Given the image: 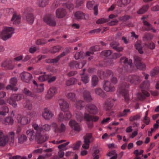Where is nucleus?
Returning a JSON list of instances; mask_svg holds the SVG:
<instances>
[{"label": "nucleus", "mask_w": 159, "mask_h": 159, "mask_svg": "<svg viewBox=\"0 0 159 159\" xmlns=\"http://www.w3.org/2000/svg\"><path fill=\"white\" fill-rule=\"evenodd\" d=\"M134 63L136 66L135 68L132 66V61L131 59L128 60L125 57L121 58L120 61L121 63H123L124 66L122 69V71H135L136 68L143 70L145 69V65L141 61V58L137 56L134 57Z\"/></svg>", "instance_id": "f257e3e1"}, {"label": "nucleus", "mask_w": 159, "mask_h": 159, "mask_svg": "<svg viewBox=\"0 0 159 159\" xmlns=\"http://www.w3.org/2000/svg\"><path fill=\"white\" fill-rule=\"evenodd\" d=\"M15 133L10 132L9 135H4L2 131L0 130V146H4L9 142L11 146L13 145Z\"/></svg>", "instance_id": "f03ea898"}, {"label": "nucleus", "mask_w": 159, "mask_h": 159, "mask_svg": "<svg viewBox=\"0 0 159 159\" xmlns=\"http://www.w3.org/2000/svg\"><path fill=\"white\" fill-rule=\"evenodd\" d=\"M33 127L36 131L35 139L38 143H43L48 139V135L41 134V132H42V128L39 127L38 124L34 123L33 124Z\"/></svg>", "instance_id": "7ed1b4c3"}, {"label": "nucleus", "mask_w": 159, "mask_h": 159, "mask_svg": "<svg viewBox=\"0 0 159 159\" xmlns=\"http://www.w3.org/2000/svg\"><path fill=\"white\" fill-rule=\"evenodd\" d=\"M14 29L11 27H4L2 32H0V38L4 41L10 39L14 34Z\"/></svg>", "instance_id": "20e7f679"}, {"label": "nucleus", "mask_w": 159, "mask_h": 159, "mask_svg": "<svg viewBox=\"0 0 159 159\" xmlns=\"http://www.w3.org/2000/svg\"><path fill=\"white\" fill-rule=\"evenodd\" d=\"M129 86V84L125 83H123L118 87L117 91L118 94L123 96L126 102L129 100L128 94Z\"/></svg>", "instance_id": "39448f33"}, {"label": "nucleus", "mask_w": 159, "mask_h": 159, "mask_svg": "<svg viewBox=\"0 0 159 159\" xmlns=\"http://www.w3.org/2000/svg\"><path fill=\"white\" fill-rule=\"evenodd\" d=\"M24 96L21 94H16L12 95L10 99L7 100V102L10 105L14 107L17 106V103L16 101H19L24 99Z\"/></svg>", "instance_id": "423d86ee"}, {"label": "nucleus", "mask_w": 159, "mask_h": 159, "mask_svg": "<svg viewBox=\"0 0 159 159\" xmlns=\"http://www.w3.org/2000/svg\"><path fill=\"white\" fill-rule=\"evenodd\" d=\"M84 143L82 145V148L87 149L89 148L90 144L94 140V138L92 133H86L83 137Z\"/></svg>", "instance_id": "0eeeda50"}, {"label": "nucleus", "mask_w": 159, "mask_h": 159, "mask_svg": "<svg viewBox=\"0 0 159 159\" xmlns=\"http://www.w3.org/2000/svg\"><path fill=\"white\" fill-rule=\"evenodd\" d=\"M33 12V10L31 8H29L25 11L24 15V19L30 24H32L34 20Z\"/></svg>", "instance_id": "6e6552de"}, {"label": "nucleus", "mask_w": 159, "mask_h": 159, "mask_svg": "<svg viewBox=\"0 0 159 159\" xmlns=\"http://www.w3.org/2000/svg\"><path fill=\"white\" fill-rule=\"evenodd\" d=\"M51 126L56 133H64L66 129V125L63 123L58 126L57 123L53 122L51 124Z\"/></svg>", "instance_id": "1a4fd4ad"}, {"label": "nucleus", "mask_w": 159, "mask_h": 159, "mask_svg": "<svg viewBox=\"0 0 159 159\" xmlns=\"http://www.w3.org/2000/svg\"><path fill=\"white\" fill-rule=\"evenodd\" d=\"M125 79L127 81L134 84H138L141 81V78L136 75H129L126 77Z\"/></svg>", "instance_id": "9d476101"}, {"label": "nucleus", "mask_w": 159, "mask_h": 159, "mask_svg": "<svg viewBox=\"0 0 159 159\" xmlns=\"http://www.w3.org/2000/svg\"><path fill=\"white\" fill-rule=\"evenodd\" d=\"M17 119L18 123L23 125L29 124L30 121L29 117L21 115H18Z\"/></svg>", "instance_id": "9b49d317"}, {"label": "nucleus", "mask_w": 159, "mask_h": 159, "mask_svg": "<svg viewBox=\"0 0 159 159\" xmlns=\"http://www.w3.org/2000/svg\"><path fill=\"white\" fill-rule=\"evenodd\" d=\"M98 74L101 79H105L109 78L111 75H113V72L110 70L105 71L99 70L98 71Z\"/></svg>", "instance_id": "f8f14e48"}, {"label": "nucleus", "mask_w": 159, "mask_h": 159, "mask_svg": "<svg viewBox=\"0 0 159 159\" xmlns=\"http://www.w3.org/2000/svg\"><path fill=\"white\" fill-rule=\"evenodd\" d=\"M57 88L55 87H50L48 91L47 94L45 96L46 99H51L57 93Z\"/></svg>", "instance_id": "ddd939ff"}, {"label": "nucleus", "mask_w": 159, "mask_h": 159, "mask_svg": "<svg viewBox=\"0 0 159 159\" xmlns=\"http://www.w3.org/2000/svg\"><path fill=\"white\" fill-rule=\"evenodd\" d=\"M20 76L21 80L23 82L27 83H29L33 77L31 74L26 72L21 73Z\"/></svg>", "instance_id": "4468645a"}, {"label": "nucleus", "mask_w": 159, "mask_h": 159, "mask_svg": "<svg viewBox=\"0 0 159 159\" xmlns=\"http://www.w3.org/2000/svg\"><path fill=\"white\" fill-rule=\"evenodd\" d=\"M43 20L44 21L50 26H55L56 25L55 20L51 15L45 16Z\"/></svg>", "instance_id": "2eb2a0df"}, {"label": "nucleus", "mask_w": 159, "mask_h": 159, "mask_svg": "<svg viewBox=\"0 0 159 159\" xmlns=\"http://www.w3.org/2000/svg\"><path fill=\"white\" fill-rule=\"evenodd\" d=\"M104 90L107 92H112L115 90L114 86L108 81L105 80L103 86Z\"/></svg>", "instance_id": "dca6fc26"}, {"label": "nucleus", "mask_w": 159, "mask_h": 159, "mask_svg": "<svg viewBox=\"0 0 159 159\" xmlns=\"http://www.w3.org/2000/svg\"><path fill=\"white\" fill-rule=\"evenodd\" d=\"M64 112V114L62 112L60 113L59 114L58 120L61 122L69 120L71 117V115L70 111H67Z\"/></svg>", "instance_id": "f3484780"}, {"label": "nucleus", "mask_w": 159, "mask_h": 159, "mask_svg": "<svg viewBox=\"0 0 159 159\" xmlns=\"http://www.w3.org/2000/svg\"><path fill=\"white\" fill-rule=\"evenodd\" d=\"M86 110L90 113L93 114H97L98 111L97 107L94 104H88L86 107Z\"/></svg>", "instance_id": "a211bd4d"}, {"label": "nucleus", "mask_w": 159, "mask_h": 159, "mask_svg": "<svg viewBox=\"0 0 159 159\" xmlns=\"http://www.w3.org/2000/svg\"><path fill=\"white\" fill-rule=\"evenodd\" d=\"M114 101L115 100L112 99H109L107 100L104 104V108L107 111H110L113 106Z\"/></svg>", "instance_id": "6ab92c4d"}, {"label": "nucleus", "mask_w": 159, "mask_h": 159, "mask_svg": "<svg viewBox=\"0 0 159 159\" xmlns=\"http://www.w3.org/2000/svg\"><path fill=\"white\" fill-rule=\"evenodd\" d=\"M69 124L71 128L75 131L79 132L81 130V129L80 126L75 120H70L69 122Z\"/></svg>", "instance_id": "aec40b11"}, {"label": "nucleus", "mask_w": 159, "mask_h": 159, "mask_svg": "<svg viewBox=\"0 0 159 159\" xmlns=\"http://www.w3.org/2000/svg\"><path fill=\"white\" fill-rule=\"evenodd\" d=\"M59 104L61 111H66L69 107V104L67 102L63 99H60L59 101Z\"/></svg>", "instance_id": "412c9836"}, {"label": "nucleus", "mask_w": 159, "mask_h": 159, "mask_svg": "<svg viewBox=\"0 0 159 159\" xmlns=\"http://www.w3.org/2000/svg\"><path fill=\"white\" fill-rule=\"evenodd\" d=\"M53 116L52 112L48 108H46L44 109L42 113V116L45 119L49 120Z\"/></svg>", "instance_id": "4be33fe9"}, {"label": "nucleus", "mask_w": 159, "mask_h": 159, "mask_svg": "<svg viewBox=\"0 0 159 159\" xmlns=\"http://www.w3.org/2000/svg\"><path fill=\"white\" fill-rule=\"evenodd\" d=\"M86 63V61L83 60V61L80 63H78L76 61H73L70 62L69 63V66L72 68L75 67L77 68H81L84 66Z\"/></svg>", "instance_id": "5701e85b"}, {"label": "nucleus", "mask_w": 159, "mask_h": 159, "mask_svg": "<svg viewBox=\"0 0 159 159\" xmlns=\"http://www.w3.org/2000/svg\"><path fill=\"white\" fill-rule=\"evenodd\" d=\"M75 18L78 20L79 19H87L89 17V15L86 14L84 15L82 12L77 11L75 14Z\"/></svg>", "instance_id": "b1692460"}, {"label": "nucleus", "mask_w": 159, "mask_h": 159, "mask_svg": "<svg viewBox=\"0 0 159 159\" xmlns=\"http://www.w3.org/2000/svg\"><path fill=\"white\" fill-rule=\"evenodd\" d=\"M2 66L6 69H12L14 67L12 64V62L10 59H7L2 64Z\"/></svg>", "instance_id": "393cba45"}, {"label": "nucleus", "mask_w": 159, "mask_h": 159, "mask_svg": "<svg viewBox=\"0 0 159 159\" xmlns=\"http://www.w3.org/2000/svg\"><path fill=\"white\" fill-rule=\"evenodd\" d=\"M93 52H87L86 54L81 52H78L76 53L75 57L76 59H78L81 58H84V57L90 56V54H93Z\"/></svg>", "instance_id": "a878e982"}, {"label": "nucleus", "mask_w": 159, "mask_h": 159, "mask_svg": "<svg viewBox=\"0 0 159 159\" xmlns=\"http://www.w3.org/2000/svg\"><path fill=\"white\" fill-rule=\"evenodd\" d=\"M85 120L87 121H96L98 120L99 118L96 116H92L86 112L84 113Z\"/></svg>", "instance_id": "bb28decb"}, {"label": "nucleus", "mask_w": 159, "mask_h": 159, "mask_svg": "<svg viewBox=\"0 0 159 159\" xmlns=\"http://www.w3.org/2000/svg\"><path fill=\"white\" fill-rule=\"evenodd\" d=\"M56 13L57 17L58 18H63L66 14L65 9L62 8L57 9Z\"/></svg>", "instance_id": "cd10ccee"}, {"label": "nucleus", "mask_w": 159, "mask_h": 159, "mask_svg": "<svg viewBox=\"0 0 159 159\" xmlns=\"http://www.w3.org/2000/svg\"><path fill=\"white\" fill-rule=\"evenodd\" d=\"M85 71V69H84L83 70V72L82 73H80V75H81V81L84 84H86L89 81V76L88 74H84Z\"/></svg>", "instance_id": "c85d7f7f"}, {"label": "nucleus", "mask_w": 159, "mask_h": 159, "mask_svg": "<svg viewBox=\"0 0 159 159\" xmlns=\"http://www.w3.org/2000/svg\"><path fill=\"white\" fill-rule=\"evenodd\" d=\"M110 46L118 52L122 51L123 48L122 47H118L119 45V43L116 41H113L110 44Z\"/></svg>", "instance_id": "c756f323"}, {"label": "nucleus", "mask_w": 159, "mask_h": 159, "mask_svg": "<svg viewBox=\"0 0 159 159\" xmlns=\"http://www.w3.org/2000/svg\"><path fill=\"white\" fill-rule=\"evenodd\" d=\"M64 53H61L56 57L54 59H48L45 60V62L47 63H54L57 62L59 59L63 56Z\"/></svg>", "instance_id": "7c9ffc66"}, {"label": "nucleus", "mask_w": 159, "mask_h": 159, "mask_svg": "<svg viewBox=\"0 0 159 159\" xmlns=\"http://www.w3.org/2000/svg\"><path fill=\"white\" fill-rule=\"evenodd\" d=\"M21 16L19 15H17L14 13L11 19V21L13 24L15 25L19 24L20 21Z\"/></svg>", "instance_id": "2f4dec72"}, {"label": "nucleus", "mask_w": 159, "mask_h": 159, "mask_svg": "<svg viewBox=\"0 0 159 159\" xmlns=\"http://www.w3.org/2000/svg\"><path fill=\"white\" fill-rule=\"evenodd\" d=\"M150 94L147 91L142 90V93H139L137 95V97L140 100H143L145 99L147 97H149Z\"/></svg>", "instance_id": "473e14b6"}, {"label": "nucleus", "mask_w": 159, "mask_h": 159, "mask_svg": "<svg viewBox=\"0 0 159 159\" xmlns=\"http://www.w3.org/2000/svg\"><path fill=\"white\" fill-rule=\"evenodd\" d=\"M83 97L84 99L87 102H91L92 100L91 96L89 92L87 91H84L83 93Z\"/></svg>", "instance_id": "72a5a7b5"}, {"label": "nucleus", "mask_w": 159, "mask_h": 159, "mask_svg": "<svg viewBox=\"0 0 159 159\" xmlns=\"http://www.w3.org/2000/svg\"><path fill=\"white\" fill-rule=\"evenodd\" d=\"M27 138L26 135L24 134H21L19 135L18 137V142L19 144H24L26 142Z\"/></svg>", "instance_id": "f704fd0d"}, {"label": "nucleus", "mask_w": 159, "mask_h": 159, "mask_svg": "<svg viewBox=\"0 0 159 159\" xmlns=\"http://www.w3.org/2000/svg\"><path fill=\"white\" fill-rule=\"evenodd\" d=\"M23 93L28 96L34 98H37V96L34 93H33L30 91L27 88H25L22 90Z\"/></svg>", "instance_id": "c9c22d12"}, {"label": "nucleus", "mask_w": 159, "mask_h": 159, "mask_svg": "<svg viewBox=\"0 0 159 159\" xmlns=\"http://www.w3.org/2000/svg\"><path fill=\"white\" fill-rule=\"evenodd\" d=\"M85 105V102L82 100L77 101L75 103V106L76 108L81 109L83 108Z\"/></svg>", "instance_id": "e433bc0d"}, {"label": "nucleus", "mask_w": 159, "mask_h": 159, "mask_svg": "<svg viewBox=\"0 0 159 159\" xmlns=\"http://www.w3.org/2000/svg\"><path fill=\"white\" fill-rule=\"evenodd\" d=\"M44 84L43 83L40 84L34 87V91L37 93H41L43 92L44 89L43 86Z\"/></svg>", "instance_id": "4c0bfd02"}, {"label": "nucleus", "mask_w": 159, "mask_h": 159, "mask_svg": "<svg viewBox=\"0 0 159 159\" xmlns=\"http://www.w3.org/2000/svg\"><path fill=\"white\" fill-rule=\"evenodd\" d=\"M147 17L143 16L142 19L143 20V22L144 25L147 26L146 28H144L143 30L149 31L152 28V25L150 24L147 21L145 20H144Z\"/></svg>", "instance_id": "58836bf2"}, {"label": "nucleus", "mask_w": 159, "mask_h": 159, "mask_svg": "<svg viewBox=\"0 0 159 159\" xmlns=\"http://www.w3.org/2000/svg\"><path fill=\"white\" fill-rule=\"evenodd\" d=\"M2 111H0V121L2 119L1 116H4L6 115L7 113L9 112V109L8 107L6 106H4L2 108Z\"/></svg>", "instance_id": "ea45409f"}, {"label": "nucleus", "mask_w": 159, "mask_h": 159, "mask_svg": "<svg viewBox=\"0 0 159 159\" xmlns=\"http://www.w3.org/2000/svg\"><path fill=\"white\" fill-rule=\"evenodd\" d=\"M77 82V79L74 78H71L66 81V84L67 86H70L75 84Z\"/></svg>", "instance_id": "a19ab883"}, {"label": "nucleus", "mask_w": 159, "mask_h": 159, "mask_svg": "<svg viewBox=\"0 0 159 159\" xmlns=\"http://www.w3.org/2000/svg\"><path fill=\"white\" fill-rule=\"evenodd\" d=\"M48 2V0H38L37 4L39 7H44L47 5Z\"/></svg>", "instance_id": "79ce46f5"}, {"label": "nucleus", "mask_w": 159, "mask_h": 159, "mask_svg": "<svg viewBox=\"0 0 159 159\" xmlns=\"http://www.w3.org/2000/svg\"><path fill=\"white\" fill-rule=\"evenodd\" d=\"M66 97L68 99L72 101H75L76 99V96L74 93L70 92L66 95Z\"/></svg>", "instance_id": "37998d69"}, {"label": "nucleus", "mask_w": 159, "mask_h": 159, "mask_svg": "<svg viewBox=\"0 0 159 159\" xmlns=\"http://www.w3.org/2000/svg\"><path fill=\"white\" fill-rule=\"evenodd\" d=\"M148 5H147L143 6L138 11H137V13L138 14H143L146 12L149 8Z\"/></svg>", "instance_id": "c03bdc74"}, {"label": "nucleus", "mask_w": 159, "mask_h": 159, "mask_svg": "<svg viewBox=\"0 0 159 159\" xmlns=\"http://www.w3.org/2000/svg\"><path fill=\"white\" fill-rule=\"evenodd\" d=\"M130 109H125L122 112H120L118 116L119 117H125L127 116L128 114L130 113Z\"/></svg>", "instance_id": "a18cd8bd"}, {"label": "nucleus", "mask_w": 159, "mask_h": 159, "mask_svg": "<svg viewBox=\"0 0 159 159\" xmlns=\"http://www.w3.org/2000/svg\"><path fill=\"white\" fill-rule=\"evenodd\" d=\"M62 48L59 45L54 46L50 49V51L51 53H55L59 52Z\"/></svg>", "instance_id": "49530a36"}, {"label": "nucleus", "mask_w": 159, "mask_h": 159, "mask_svg": "<svg viewBox=\"0 0 159 159\" xmlns=\"http://www.w3.org/2000/svg\"><path fill=\"white\" fill-rule=\"evenodd\" d=\"M99 81V79L96 75H93V76L92 80V86L94 87L98 84Z\"/></svg>", "instance_id": "de8ad7c7"}, {"label": "nucleus", "mask_w": 159, "mask_h": 159, "mask_svg": "<svg viewBox=\"0 0 159 159\" xmlns=\"http://www.w3.org/2000/svg\"><path fill=\"white\" fill-rule=\"evenodd\" d=\"M76 117L77 120L79 121H81L84 119L85 120L84 114H83L81 113L78 112L76 114Z\"/></svg>", "instance_id": "09e8293b"}, {"label": "nucleus", "mask_w": 159, "mask_h": 159, "mask_svg": "<svg viewBox=\"0 0 159 159\" xmlns=\"http://www.w3.org/2000/svg\"><path fill=\"white\" fill-rule=\"evenodd\" d=\"M112 52L111 50H107L102 51V55L104 56L107 57H109V58H111V54L112 53Z\"/></svg>", "instance_id": "8fccbe9b"}, {"label": "nucleus", "mask_w": 159, "mask_h": 159, "mask_svg": "<svg viewBox=\"0 0 159 159\" xmlns=\"http://www.w3.org/2000/svg\"><path fill=\"white\" fill-rule=\"evenodd\" d=\"M95 92L97 94L102 97H104L105 96L104 93L101 88H98L95 89Z\"/></svg>", "instance_id": "3c124183"}, {"label": "nucleus", "mask_w": 159, "mask_h": 159, "mask_svg": "<svg viewBox=\"0 0 159 159\" xmlns=\"http://www.w3.org/2000/svg\"><path fill=\"white\" fill-rule=\"evenodd\" d=\"M69 143L70 142H68L66 143L60 145L58 146V148L59 149L60 151H63L66 150V147L67 145L69 144Z\"/></svg>", "instance_id": "603ef678"}, {"label": "nucleus", "mask_w": 159, "mask_h": 159, "mask_svg": "<svg viewBox=\"0 0 159 159\" xmlns=\"http://www.w3.org/2000/svg\"><path fill=\"white\" fill-rule=\"evenodd\" d=\"M159 73V67L157 66L154 68V69L152 70L150 74L152 76H154L156 75H157Z\"/></svg>", "instance_id": "864d4df0"}, {"label": "nucleus", "mask_w": 159, "mask_h": 159, "mask_svg": "<svg viewBox=\"0 0 159 159\" xmlns=\"http://www.w3.org/2000/svg\"><path fill=\"white\" fill-rule=\"evenodd\" d=\"M49 78V76L48 75H44L39 76L38 78L39 80L43 82Z\"/></svg>", "instance_id": "5fc2aeb1"}, {"label": "nucleus", "mask_w": 159, "mask_h": 159, "mask_svg": "<svg viewBox=\"0 0 159 159\" xmlns=\"http://www.w3.org/2000/svg\"><path fill=\"white\" fill-rule=\"evenodd\" d=\"M43 59L42 57L41 56H39L37 57L33 58L30 61V63H35L38 62L39 61H40L41 59Z\"/></svg>", "instance_id": "6e6d98bb"}, {"label": "nucleus", "mask_w": 159, "mask_h": 159, "mask_svg": "<svg viewBox=\"0 0 159 159\" xmlns=\"http://www.w3.org/2000/svg\"><path fill=\"white\" fill-rule=\"evenodd\" d=\"M153 37V35L152 34L149 33H147L144 34L143 38L144 40H148L152 39Z\"/></svg>", "instance_id": "4d7b16f0"}, {"label": "nucleus", "mask_w": 159, "mask_h": 159, "mask_svg": "<svg viewBox=\"0 0 159 159\" xmlns=\"http://www.w3.org/2000/svg\"><path fill=\"white\" fill-rule=\"evenodd\" d=\"M24 106L25 108L29 110H31L32 108V104L30 101L29 100H27L26 101V103L24 104Z\"/></svg>", "instance_id": "13d9d810"}, {"label": "nucleus", "mask_w": 159, "mask_h": 159, "mask_svg": "<svg viewBox=\"0 0 159 159\" xmlns=\"http://www.w3.org/2000/svg\"><path fill=\"white\" fill-rule=\"evenodd\" d=\"M62 5L64 7H66L69 10H73L74 7L73 4L70 3H63Z\"/></svg>", "instance_id": "bf43d9fd"}, {"label": "nucleus", "mask_w": 159, "mask_h": 159, "mask_svg": "<svg viewBox=\"0 0 159 159\" xmlns=\"http://www.w3.org/2000/svg\"><path fill=\"white\" fill-rule=\"evenodd\" d=\"M99 150L98 149H95L94 150L92 155L93 157V159H98L99 158Z\"/></svg>", "instance_id": "052dcab7"}, {"label": "nucleus", "mask_w": 159, "mask_h": 159, "mask_svg": "<svg viewBox=\"0 0 159 159\" xmlns=\"http://www.w3.org/2000/svg\"><path fill=\"white\" fill-rule=\"evenodd\" d=\"M107 156H111L114 155L110 159H116L117 157V154L115 153L114 151H112L109 152L107 154Z\"/></svg>", "instance_id": "680f3d73"}, {"label": "nucleus", "mask_w": 159, "mask_h": 159, "mask_svg": "<svg viewBox=\"0 0 159 159\" xmlns=\"http://www.w3.org/2000/svg\"><path fill=\"white\" fill-rule=\"evenodd\" d=\"M13 118L10 116L7 117L5 119V121L7 123L6 124H11L13 123Z\"/></svg>", "instance_id": "e2e57ef3"}, {"label": "nucleus", "mask_w": 159, "mask_h": 159, "mask_svg": "<svg viewBox=\"0 0 159 159\" xmlns=\"http://www.w3.org/2000/svg\"><path fill=\"white\" fill-rule=\"evenodd\" d=\"M130 18V16L128 15H125L124 16L119 17V19L120 20L122 21H125L128 20Z\"/></svg>", "instance_id": "0e129e2a"}, {"label": "nucleus", "mask_w": 159, "mask_h": 159, "mask_svg": "<svg viewBox=\"0 0 159 159\" xmlns=\"http://www.w3.org/2000/svg\"><path fill=\"white\" fill-rule=\"evenodd\" d=\"M108 21V19L105 18H101L98 19L96 21L97 24H102L107 22Z\"/></svg>", "instance_id": "69168bd1"}, {"label": "nucleus", "mask_w": 159, "mask_h": 159, "mask_svg": "<svg viewBox=\"0 0 159 159\" xmlns=\"http://www.w3.org/2000/svg\"><path fill=\"white\" fill-rule=\"evenodd\" d=\"M47 42L46 40L43 39H38L36 42V43L38 45H41L45 44Z\"/></svg>", "instance_id": "338daca9"}, {"label": "nucleus", "mask_w": 159, "mask_h": 159, "mask_svg": "<svg viewBox=\"0 0 159 159\" xmlns=\"http://www.w3.org/2000/svg\"><path fill=\"white\" fill-rule=\"evenodd\" d=\"M140 117L139 115H136L134 116H131L129 118V120L130 121H134L135 120H137L140 119Z\"/></svg>", "instance_id": "774afa93"}]
</instances>
